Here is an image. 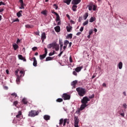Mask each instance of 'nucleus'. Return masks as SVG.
I'll use <instances>...</instances> for the list:
<instances>
[{
  "label": "nucleus",
  "instance_id": "15",
  "mask_svg": "<svg viewBox=\"0 0 127 127\" xmlns=\"http://www.w3.org/2000/svg\"><path fill=\"white\" fill-rule=\"evenodd\" d=\"M16 81L18 84H19V83H20V76H19V75H17V78Z\"/></svg>",
  "mask_w": 127,
  "mask_h": 127
},
{
  "label": "nucleus",
  "instance_id": "12",
  "mask_svg": "<svg viewBox=\"0 0 127 127\" xmlns=\"http://www.w3.org/2000/svg\"><path fill=\"white\" fill-rule=\"evenodd\" d=\"M77 83H78V81L74 80L71 83V85L72 86V87H73V88H76Z\"/></svg>",
  "mask_w": 127,
  "mask_h": 127
},
{
  "label": "nucleus",
  "instance_id": "3",
  "mask_svg": "<svg viewBox=\"0 0 127 127\" xmlns=\"http://www.w3.org/2000/svg\"><path fill=\"white\" fill-rule=\"evenodd\" d=\"M62 98H63V99L64 100H70L71 96H70V95H68L67 93H64L62 96Z\"/></svg>",
  "mask_w": 127,
  "mask_h": 127
},
{
  "label": "nucleus",
  "instance_id": "20",
  "mask_svg": "<svg viewBox=\"0 0 127 127\" xmlns=\"http://www.w3.org/2000/svg\"><path fill=\"white\" fill-rule=\"evenodd\" d=\"M22 103H23L24 105H27L28 102L27 101V99L26 98H23L22 100Z\"/></svg>",
  "mask_w": 127,
  "mask_h": 127
},
{
  "label": "nucleus",
  "instance_id": "6",
  "mask_svg": "<svg viewBox=\"0 0 127 127\" xmlns=\"http://www.w3.org/2000/svg\"><path fill=\"white\" fill-rule=\"evenodd\" d=\"M21 116H22V112H21V111H19L18 112V115L16 116V118L17 119H20V120H21L22 119V116L21 118Z\"/></svg>",
  "mask_w": 127,
  "mask_h": 127
},
{
  "label": "nucleus",
  "instance_id": "5",
  "mask_svg": "<svg viewBox=\"0 0 127 127\" xmlns=\"http://www.w3.org/2000/svg\"><path fill=\"white\" fill-rule=\"evenodd\" d=\"M60 49V47L59 46V45L57 44L56 42H54L53 49H55L56 51H58Z\"/></svg>",
  "mask_w": 127,
  "mask_h": 127
},
{
  "label": "nucleus",
  "instance_id": "63",
  "mask_svg": "<svg viewBox=\"0 0 127 127\" xmlns=\"http://www.w3.org/2000/svg\"><path fill=\"white\" fill-rule=\"evenodd\" d=\"M123 107H124V108H125V109H127V104L124 103L123 104Z\"/></svg>",
  "mask_w": 127,
  "mask_h": 127
},
{
  "label": "nucleus",
  "instance_id": "62",
  "mask_svg": "<svg viewBox=\"0 0 127 127\" xmlns=\"http://www.w3.org/2000/svg\"><path fill=\"white\" fill-rule=\"evenodd\" d=\"M19 2L20 3V4H22L24 3H23V0H19Z\"/></svg>",
  "mask_w": 127,
  "mask_h": 127
},
{
  "label": "nucleus",
  "instance_id": "4",
  "mask_svg": "<svg viewBox=\"0 0 127 127\" xmlns=\"http://www.w3.org/2000/svg\"><path fill=\"white\" fill-rule=\"evenodd\" d=\"M88 102H90V99L88 98L87 96L84 97L83 99L81 100L82 104L87 105V103H88Z\"/></svg>",
  "mask_w": 127,
  "mask_h": 127
},
{
  "label": "nucleus",
  "instance_id": "52",
  "mask_svg": "<svg viewBox=\"0 0 127 127\" xmlns=\"http://www.w3.org/2000/svg\"><path fill=\"white\" fill-rule=\"evenodd\" d=\"M72 74L74 75V76H77V71H76V70L73 71Z\"/></svg>",
  "mask_w": 127,
  "mask_h": 127
},
{
  "label": "nucleus",
  "instance_id": "37",
  "mask_svg": "<svg viewBox=\"0 0 127 127\" xmlns=\"http://www.w3.org/2000/svg\"><path fill=\"white\" fill-rule=\"evenodd\" d=\"M88 23H89V21L87 20L85 21L84 22H83V25H84V26H85V25H87V24H88Z\"/></svg>",
  "mask_w": 127,
  "mask_h": 127
},
{
  "label": "nucleus",
  "instance_id": "18",
  "mask_svg": "<svg viewBox=\"0 0 127 127\" xmlns=\"http://www.w3.org/2000/svg\"><path fill=\"white\" fill-rule=\"evenodd\" d=\"M66 28V30H67V32H71L72 27V26L69 27V26H67Z\"/></svg>",
  "mask_w": 127,
  "mask_h": 127
},
{
  "label": "nucleus",
  "instance_id": "47",
  "mask_svg": "<svg viewBox=\"0 0 127 127\" xmlns=\"http://www.w3.org/2000/svg\"><path fill=\"white\" fill-rule=\"evenodd\" d=\"M93 7V10H96V9H97V6L95 5H92Z\"/></svg>",
  "mask_w": 127,
  "mask_h": 127
},
{
  "label": "nucleus",
  "instance_id": "1",
  "mask_svg": "<svg viewBox=\"0 0 127 127\" xmlns=\"http://www.w3.org/2000/svg\"><path fill=\"white\" fill-rule=\"evenodd\" d=\"M76 91L80 97H83V96L86 94V90L82 87H78L76 88Z\"/></svg>",
  "mask_w": 127,
  "mask_h": 127
},
{
  "label": "nucleus",
  "instance_id": "34",
  "mask_svg": "<svg viewBox=\"0 0 127 127\" xmlns=\"http://www.w3.org/2000/svg\"><path fill=\"white\" fill-rule=\"evenodd\" d=\"M53 6L54 8H55V9H58V5L56 4H54Z\"/></svg>",
  "mask_w": 127,
  "mask_h": 127
},
{
  "label": "nucleus",
  "instance_id": "14",
  "mask_svg": "<svg viewBox=\"0 0 127 127\" xmlns=\"http://www.w3.org/2000/svg\"><path fill=\"white\" fill-rule=\"evenodd\" d=\"M12 47H13L14 50H15V51L17 50V49H18V47H19L18 45L16 44H13L12 45Z\"/></svg>",
  "mask_w": 127,
  "mask_h": 127
},
{
  "label": "nucleus",
  "instance_id": "64",
  "mask_svg": "<svg viewBox=\"0 0 127 127\" xmlns=\"http://www.w3.org/2000/svg\"><path fill=\"white\" fill-rule=\"evenodd\" d=\"M71 45H72V42L69 43V45H68L69 48H70V47H71Z\"/></svg>",
  "mask_w": 127,
  "mask_h": 127
},
{
  "label": "nucleus",
  "instance_id": "7",
  "mask_svg": "<svg viewBox=\"0 0 127 127\" xmlns=\"http://www.w3.org/2000/svg\"><path fill=\"white\" fill-rule=\"evenodd\" d=\"M45 39H46V34H45V32H43L41 35L42 42H44V40H45Z\"/></svg>",
  "mask_w": 127,
  "mask_h": 127
},
{
  "label": "nucleus",
  "instance_id": "27",
  "mask_svg": "<svg viewBox=\"0 0 127 127\" xmlns=\"http://www.w3.org/2000/svg\"><path fill=\"white\" fill-rule=\"evenodd\" d=\"M118 67L120 69H122V68H123V63H122L121 62H120L118 64Z\"/></svg>",
  "mask_w": 127,
  "mask_h": 127
},
{
  "label": "nucleus",
  "instance_id": "40",
  "mask_svg": "<svg viewBox=\"0 0 127 127\" xmlns=\"http://www.w3.org/2000/svg\"><path fill=\"white\" fill-rule=\"evenodd\" d=\"M11 95L12 97H14V98H16V97H17V94L15 93H12Z\"/></svg>",
  "mask_w": 127,
  "mask_h": 127
},
{
  "label": "nucleus",
  "instance_id": "42",
  "mask_svg": "<svg viewBox=\"0 0 127 127\" xmlns=\"http://www.w3.org/2000/svg\"><path fill=\"white\" fill-rule=\"evenodd\" d=\"M59 44L60 45L63 44V41L62 40V39H59Z\"/></svg>",
  "mask_w": 127,
  "mask_h": 127
},
{
  "label": "nucleus",
  "instance_id": "55",
  "mask_svg": "<svg viewBox=\"0 0 127 127\" xmlns=\"http://www.w3.org/2000/svg\"><path fill=\"white\" fill-rule=\"evenodd\" d=\"M19 19L18 18H16L13 21V22H19Z\"/></svg>",
  "mask_w": 127,
  "mask_h": 127
},
{
  "label": "nucleus",
  "instance_id": "44",
  "mask_svg": "<svg viewBox=\"0 0 127 127\" xmlns=\"http://www.w3.org/2000/svg\"><path fill=\"white\" fill-rule=\"evenodd\" d=\"M63 122H64L63 119H60V120L59 124H60V125H62V124H63Z\"/></svg>",
  "mask_w": 127,
  "mask_h": 127
},
{
  "label": "nucleus",
  "instance_id": "2",
  "mask_svg": "<svg viewBox=\"0 0 127 127\" xmlns=\"http://www.w3.org/2000/svg\"><path fill=\"white\" fill-rule=\"evenodd\" d=\"M38 114H39V112L38 111L31 110L29 112L28 116V117H31V118H34V117L38 116Z\"/></svg>",
  "mask_w": 127,
  "mask_h": 127
},
{
  "label": "nucleus",
  "instance_id": "25",
  "mask_svg": "<svg viewBox=\"0 0 127 127\" xmlns=\"http://www.w3.org/2000/svg\"><path fill=\"white\" fill-rule=\"evenodd\" d=\"M56 15L57 16L56 21H60V16H59V14H58V13H56Z\"/></svg>",
  "mask_w": 127,
  "mask_h": 127
},
{
  "label": "nucleus",
  "instance_id": "8",
  "mask_svg": "<svg viewBox=\"0 0 127 127\" xmlns=\"http://www.w3.org/2000/svg\"><path fill=\"white\" fill-rule=\"evenodd\" d=\"M87 106H88L87 104H84L82 103L80 106V108H79V110H78V113H80V111H83L85 108L87 107Z\"/></svg>",
  "mask_w": 127,
  "mask_h": 127
},
{
  "label": "nucleus",
  "instance_id": "38",
  "mask_svg": "<svg viewBox=\"0 0 127 127\" xmlns=\"http://www.w3.org/2000/svg\"><path fill=\"white\" fill-rule=\"evenodd\" d=\"M53 51V53L51 52L49 53V56H52L55 54V51Z\"/></svg>",
  "mask_w": 127,
  "mask_h": 127
},
{
  "label": "nucleus",
  "instance_id": "53",
  "mask_svg": "<svg viewBox=\"0 0 127 127\" xmlns=\"http://www.w3.org/2000/svg\"><path fill=\"white\" fill-rule=\"evenodd\" d=\"M69 62L70 63H72V62H73V60H72V57H71V56L69 57Z\"/></svg>",
  "mask_w": 127,
  "mask_h": 127
},
{
  "label": "nucleus",
  "instance_id": "29",
  "mask_svg": "<svg viewBox=\"0 0 127 127\" xmlns=\"http://www.w3.org/2000/svg\"><path fill=\"white\" fill-rule=\"evenodd\" d=\"M56 102H58V103H61V102H63V99L62 98H58L57 99Z\"/></svg>",
  "mask_w": 127,
  "mask_h": 127
},
{
  "label": "nucleus",
  "instance_id": "30",
  "mask_svg": "<svg viewBox=\"0 0 127 127\" xmlns=\"http://www.w3.org/2000/svg\"><path fill=\"white\" fill-rule=\"evenodd\" d=\"M69 44V41L68 40H65L64 41V46H67V45Z\"/></svg>",
  "mask_w": 127,
  "mask_h": 127
},
{
  "label": "nucleus",
  "instance_id": "23",
  "mask_svg": "<svg viewBox=\"0 0 127 127\" xmlns=\"http://www.w3.org/2000/svg\"><path fill=\"white\" fill-rule=\"evenodd\" d=\"M88 16H89V13L88 12L85 13L83 16L84 20H86L87 19V18H88Z\"/></svg>",
  "mask_w": 127,
  "mask_h": 127
},
{
  "label": "nucleus",
  "instance_id": "19",
  "mask_svg": "<svg viewBox=\"0 0 127 127\" xmlns=\"http://www.w3.org/2000/svg\"><path fill=\"white\" fill-rule=\"evenodd\" d=\"M44 119L45 121H49V120H50V116L49 115H45L44 116Z\"/></svg>",
  "mask_w": 127,
  "mask_h": 127
},
{
  "label": "nucleus",
  "instance_id": "28",
  "mask_svg": "<svg viewBox=\"0 0 127 127\" xmlns=\"http://www.w3.org/2000/svg\"><path fill=\"white\" fill-rule=\"evenodd\" d=\"M67 121H69V119H65L64 120V127H65L66 126V124L67 123Z\"/></svg>",
  "mask_w": 127,
  "mask_h": 127
},
{
  "label": "nucleus",
  "instance_id": "45",
  "mask_svg": "<svg viewBox=\"0 0 127 127\" xmlns=\"http://www.w3.org/2000/svg\"><path fill=\"white\" fill-rule=\"evenodd\" d=\"M25 27H26V28H32V27H31L30 25H28V24L26 25Z\"/></svg>",
  "mask_w": 127,
  "mask_h": 127
},
{
  "label": "nucleus",
  "instance_id": "31",
  "mask_svg": "<svg viewBox=\"0 0 127 127\" xmlns=\"http://www.w3.org/2000/svg\"><path fill=\"white\" fill-rule=\"evenodd\" d=\"M53 59L52 58L50 57H48L46 58V61H50Z\"/></svg>",
  "mask_w": 127,
  "mask_h": 127
},
{
  "label": "nucleus",
  "instance_id": "57",
  "mask_svg": "<svg viewBox=\"0 0 127 127\" xmlns=\"http://www.w3.org/2000/svg\"><path fill=\"white\" fill-rule=\"evenodd\" d=\"M82 17H79L78 18V22H81V21H82Z\"/></svg>",
  "mask_w": 127,
  "mask_h": 127
},
{
  "label": "nucleus",
  "instance_id": "11",
  "mask_svg": "<svg viewBox=\"0 0 127 127\" xmlns=\"http://www.w3.org/2000/svg\"><path fill=\"white\" fill-rule=\"evenodd\" d=\"M82 69H83V66H78L76 68H75V72L79 73V72H80V71H81V70H82Z\"/></svg>",
  "mask_w": 127,
  "mask_h": 127
},
{
  "label": "nucleus",
  "instance_id": "43",
  "mask_svg": "<svg viewBox=\"0 0 127 127\" xmlns=\"http://www.w3.org/2000/svg\"><path fill=\"white\" fill-rule=\"evenodd\" d=\"M72 34H69L67 35V37L68 38H70V39H72Z\"/></svg>",
  "mask_w": 127,
  "mask_h": 127
},
{
  "label": "nucleus",
  "instance_id": "54",
  "mask_svg": "<svg viewBox=\"0 0 127 127\" xmlns=\"http://www.w3.org/2000/svg\"><path fill=\"white\" fill-rule=\"evenodd\" d=\"M32 49L33 51H35V50H37V47H34L32 48Z\"/></svg>",
  "mask_w": 127,
  "mask_h": 127
},
{
  "label": "nucleus",
  "instance_id": "33",
  "mask_svg": "<svg viewBox=\"0 0 127 127\" xmlns=\"http://www.w3.org/2000/svg\"><path fill=\"white\" fill-rule=\"evenodd\" d=\"M41 13L42 14H44V15H47V12L46 10H43L41 11Z\"/></svg>",
  "mask_w": 127,
  "mask_h": 127
},
{
  "label": "nucleus",
  "instance_id": "22",
  "mask_svg": "<svg viewBox=\"0 0 127 127\" xmlns=\"http://www.w3.org/2000/svg\"><path fill=\"white\" fill-rule=\"evenodd\" d=\"M46 56H46V55H45L44 54L43 55H40V59L41 60H43V59H44V58H45Z\"/></svg>",
  "mask_w": 127,
  "mask_h": 127
},
{
  "label": "nucleus",
  "instance_id": "24",
  "mask_svg": "<svg viewBox=\"0 0 127 127\" xmlns=\"http://www.w3.org/2000/svg\"><path fill=\"white\" fill-rule=\"evenodd\" d=\"M72 0H64V2L65 3H66V4H70V3L71 2V1Z\"/></svg>",
  "mask_w": 127,
  "mask_h": 127
},
{
  "label": "nucleus",
  "instance_id": "41",
  "mask_svg": "<svg viewBox=\"0 0 127 127\" xmlns=\"http://www.w3.org/2000/svg\"><path fill=\"white\" fill-rule=\"evenodd\" d=\"M17 104H18V102L17 101H16L13 102V106H15V107H16V106L17 105Z\"/></svg>",
  "mask_w": 127,
  "mask_h": 127
},
{
  "label": "nucleus",
  "instance_id": "51",
  "mask_svg": "<svg viewBox=\"0 0 127 127\" xmlns=\"http://www.w3.org/2000/svg\"><path fill=\"white\" fill-rule=\"evenodd\" d=\"M64 52V51H61V53H60V54L58 55L59 57H61V55H62V54H63V52Z\"/></svg>",
  "mask_w": 127,
  "mask_h": 127
},
{
  "label": "nucleus",
  "instance_id": "26",
  "mask_svg": "<svg viewBox=\"0 0 127 127\" xmlns=\"http://www.w3.org/2000/svg\"><path fill=\"white\" fill-rule=\"evenodd\" d=\"M77 6L76 5H73L72 7V10L73 11H76V8H77Z\"/></svg>",
  "mask_w": 127,
  "mask_h": 127
},
{
  "label": "nucleus",
  "instance_id": "35",
  "mask_svg": "<svg viewBox=\"0 0 127 127\" xmlns=\"http://www.w3.org/2000/svg\"><path fill=\"white\" fill-rule=\"evenodd\" d=\"M21 6L19 7L20 9H24V4H21Z\"/></svg>",
  "mask_w": 127,
  "mask_h": 127
},
{
  "label": "nucleus",
  "instance_id": "50",
  "mask_svg": "<svg viewBox=\"0 0 127 127\" xmlns=\"http://www.w3.org/2000/svg\"><path fill=\"white\" fill-rule=\"evenodd\" d=\"M94 97H95V95L92 94V95H90L89 96V99H93V98H94Z\"/></svg>",
  "mask_w": 127,
  "mask_h": 127
},
{
  "label": "nucleus",
  "instance_id": "39",
  "mask_svg": "<svg viewBox=\"0 0 127 127\" xmlns=\"http://www.w3.org/2000/svg\"><path fill=\"white\" fill-rule=\"evenodd\" d=\"M17 16H18V17H20V16H22V15L21 14V13H20V12H18L17 13Z\"/></svg>",
  "mask_w": 127,
  "mask_h": 127
},
{
  "label": "nucleus",
  "instance_id": "32",
  "mask_svg": "<svg viewBox=\"0 0 127 127\" xmlns=\"http://www.w3.org/2000/svg\"><path fill=\"white\" fill-rule=\"evenodd\" d=\"M95 21V18L91 17L90 19H89V22H94Z\"/></svg>",
  "mask_w": 127,
  "mask_h": 127
},
{
  "label": "nucleus",
  "instance_id": "21",
  "mask_svg": "<svg viewBox=\"0 0 127 127\" xmlns=\"http://www.w3.org/2000/svg\"><path fill=\"white\" fill-rule=\"evenodd\" d=\"M74 123H79V118L78 117L74 116Z\"/></svg>",
  "mask_w": 127,
  "mask_h": 127
},
{
  "label": "nucleus",
  "instance_id": "17",
  "mask_svg": "<svg viewBox=\"0 0 127 127\" xmlns=\"http://www.w3.org/2000/svg\"><path fill=\"white\" fill-rule=\"evenodd\" d=\"M55 30L56 32H60V26H57L55 27Z\"/></svg>",
  "mask_w": 127,
  "mask_h": 127
},
{
  "label": "nucleus",
  "instance_id": "58",
  "mask_svg": "<svg viewBox=\"0 0 127 127\" xmlns=\"http://www.w3.org/2000/svg\"><path fill=\"white\" fill-rule=\"evenodd\" d=\"M5 5V3H4L2 1H0V5Z\"/></svg>",
  "mask_w": 127,
  "mask_h": 127
},
{
  "label": "nucleus",
  "instance_id": "60",
  "mask_svg": "<svg viewBox=\"0 0 127 127\" xmlns=\"http://www.w3.org/2000/svg\"><path fill=\"white\" fill-rule=\"evenodd\" d=\"M81 34H82V33L81 32H79L77 33L76 35L77 36H79V35H81Z\"/></svg>",
  "mask_w": 127,
  "mask_h": 127
},
{
  "label": "nucleus",
  "instance_id": "61",
  "mask_svg": "<svg viewBox=\"0 0 127 127\" xmlns=\"http://www.w3.org/2000/svg\"><path fill=\"white\" fill-rule=\"evenodd\" d=\"M80 31H81V32H82V31H83L84 30V27H81L80 28V29H79Z\"/></svg>",
  "mask_w": 127,
  "mask_h": 127
},
{
  "label": "nucleus",
  "instance_id": "56",
  "mask_svg": "<svg viewBox=\"0 0 127 127\" xmlns=\"http://www.w3.org/2000/svg\"><path fill=\"white\" fill-rule=\"evenodd\" d=\"M74 127H79V123H74Z\"/></svg>",
  "mask_w": 127,
  "mask_h": 127
},
{
  "label": "nucleus",
  "instance_id": "13",
  "mask_svg": "<svg viewBox=\"0 0 127 127\" xmlns=\"http://www.w3.org/2000/svg\"><path fill=\"white\" fill-rule=\"evenodd\" d=\"M33 59L34 60L33 65L35 67H36V66H37V61H36V58H35V57H34Z\"/></svg>",
  "mask_w": 127,
  "mask_h": 127
},
{
  "label": "nucleus",
  "instance_id": "36",
  "mask_svg": "<svg viewBox=\"0 0 127 127\" xmlns=\"http://www.w3.org/2000/svg\"><path fill=\"white\" fill-rule=\"evenodd\" d=\"M19 74H20V77H22V74H24V71H23V70H21V71H20V72H19Z\"/></svg>",
  "mask_w": 127,
  "mask_h": 127
},
{
  "label": "nucleus",
  "instance_id": "9",
  "mask_svg": "<svg viewBox=\"0 0 127 127\" xmlns=\"http://www.w3.org/2000/svg\"><path fill=\"white\" fill-rule=\"evenodd\" d=\"M81 2V0H73L72 3L73 4L77 5L79 4Z\"/></svg>",
  "mask_w": 127,
  "mask_h": 127
},
{
  "label": "nucleus",
  "instance_id": "59",
  "mask_svg": "<svg viewBox=\"0 0 127 127\" xmlns=\"http://www.w3.org/2000/svg\"><path fill=\"white\" fill-rule=\"evenodd\" d=\"M93 33V30H90L89 32V35H91Z\"/></svg>",
  "mask_w": 127,
  "mask_h": 127
},
{
  "label": "nucleus",
  "instance_id": "10",
  "mask_svg": "<svg viewBox=\"0 0 127 127\" xmlns=\"http://www.w3.org/2000/svg\"><path fill=\"white\" fill-rule=\"evenodd\" d=\"M18 57L20 60H23V61H24V62H26V59H25V58H23V56H22V55H18Z\"/></svg>",
  "mask_w": 127,
  "mask_h": 127
},
{
  "label": "nucleus",
  "instance_id": "16",
  "mask_svg": "<svg viewBox=\"0 0 127 127\" xmlns=\"http://www.w3.org/2000/svg\"><path fill=\"white\" fill-rule=\"evenodd\" d=\"M54 46V42L48 45L47 48H48L49 49H50V48H53Z\"/></svg>",
  "mask_w": 127,
  "mask_h": 127
},
{
  "label": "nucleus",
  "instance_id": "48",
  "mask_svg": "<svg viewBox=\"0 0 127 127\" xmlns=\"http://www.w3.org/2000/svg\"><path fill=\"white\" fill-rule=\"evenodd\" d=\"M45 49V55L47 56V53H48V52H47V49H46V48H44Z\"/></svg>",
  "mask_w": 127,
  "mask_h": 127
},
{
  "label": "nucleus",
  "instance_id": "49",
  "mask_svg": "<svg viewBox=\"0 0 127 127\" xmlns=\"http://www.w3.org/2000/svg\"><path fill=\"white\" fill-rule=\"evenodd\" d=\"M19 71V69H17L16 70H15V75H16V76H17V74H18V72Z\"/></svg>",
  "mask_w": 127,
  "mask_h": 127
},
{
  "label": "nucleus",
  "instance_id": "46",
  "mask_svg": "<svg viewBox=\"0 0 127 127\" xmlns=\"http://www.w3.org/2000/svg\"><path fill=\"white\" fill-rule=\"evenodd\" d=\"M92 8H93V5L88 6L89 10H92Z\"/></svg>",
  "mask_w": 127,
  "mask_h": 127
}]
</instances>
